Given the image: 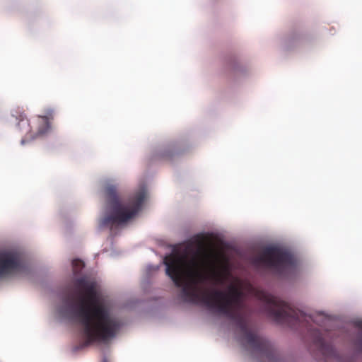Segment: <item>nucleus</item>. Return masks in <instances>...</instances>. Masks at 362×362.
Masks as SVG:
<instances>
[{"label": "nucleus", "mask_w": 362, "mask_h": 362, "mask_svg": "<svg viewBox=\"0 0 362 362\" xmlns=\"http://www.w3.org/2000/svg\"><path fill=\"white\" fill-rule=\"evenodd\" d=\"M308 334L313 344L317 347L320 353L326 360H334L337 362H342L339 354L332 346L329 339H332L335 333L329 331L322 332L317 329L308 328Z\"/></svg>", "instance_id": "obj_7"}, {"label": "nucleus", "mask_w": 362, "mask_h": 362, "mask_svg": "<svg viewBox=\"0 0 362 362\" xmlns=\"http://www.w3.org/2000/svg\"><path fill=\"white\" fill-rule=\"evenodd\" d=\"M54 111L47 108L44 111V115H38L30 125L24 114H21L18 126L25 130L28 139H34L45 134L50 129V121L54 119Z\"/></svg>", "instance_id": "obj_6"}, {"label": "nucleus", "mask_w": 362, "mask_h": 362, "mask_svg": "<svg viewBox=\"0 0 362 362\" xmlns=\"http://www.w3.org/2000/svg\"><path fill=\"white\" fill-rule=\"evenodd\" d=\"M103 362H107V360H104Z\"/></svg>", "instance_id": "obj_13"}, {"label": "nucleus", "mask_w": 362, "mask_h": 362, "mask_svg": "<svg viewBox=\"0 0 362 362\" xmlns=\"http://www.w3.org/2000/svg\"><path fill=\"white\" fill-rule=\"evenodd\" d=\"M23 264L21 255L16 251L0 252V276L21 271Z\"/></svg>", "instance_id": "obj_8"}, {"label": "nucleus", "mask_w": 362, "mask_h": 362, "mask_svg": "<svg viewBox=\"0 0 362 362\" xmlns=\"http://www.w3.org/2000/svg\"><path fill=\"white\" fill-rule=\"evenodd\" d=\"M209 256L203 251H194L188 245L182 254H172L165 257L166 274L175 285L182 288L184 301L202 305L210 311L226 316L235 322L243 333L247 344L268 362H276L275 353L270 343L252 332L244 313L243 292L233 285L227 291L216 288H202L200 284L206 279L203 269Z\"/></svg>", "instance_id": "obj_1"}, {"label": "nucleus", "mask_w": 362, "mask_h": 362, "mask_svg": "<svg viewBox=\"0 0 362 362\" xmlns=\"http://www.w3.org/2000/svg\"><path fill=\"white\" fill-rule=\"evenodd\" d=\"M354 325L359 332L354 340V346L358 351L362 352V321L355 322Z\"/></svg>", "instance_id": "obj_9"}, {"label": "nucleus", "mask_w": 362, "mask_h": 362, "mask_svg": "<svg viewBox=\"0 0 362 362\" xmlns=\"http://www.w3.org/2000/svg\"><path fill=\"white\" fill-rule=\"evenodd\" d=\"M253 263L257 266L263 265L279 276L285 275L288 269L295 265L293 255L277 247L264 248L260 255L254 257Z\"/></svg>", "instance_id": "obj_5"}, {"label": "nucleus", "mask_w": 362, "mask_h": 362, "mask_svg": "<svg viewBox=\"0 0 362 362\" xmlns=\"http://www.w3.org/2000/svg\"><path fill=\"white\" fill-rule=\"evenodd\" d=\"M73 270L75 274L79 273L84 267V263L80 259H74L72 262Z\"/></svg>", "instance_id": "obj_10"}, {"label": "nucleus", "mask_w": 362, "mask_h": 362, "mask_svg": "<svg viewBox=\"0 0 362 362\" xmlns=\"http://www.w3.org/2000/svg\"><path fill=\"white\" fill-rule=\"evenodd\" d=\"M25 140L24 139H23L21 140V144H25Z\"/></svg>", "instance_id": "obj_11"}, {"label": "nucleus", "mask_w": 362, "mask_h": 362, "mask_svg": "<svg viewBox=\"0 0 362 362\" xmlns=\"http://www.w3.org/2000/svg\"><path fill=\"white\" fill-rule=\"evenodd\" d=\"M325 322H323V323H324V325H326V323H327V322H328L329 320H328L327 319H325Z\"/></svg>", "instance_id": "obj_12"}, {"label": "nucleus", "mask_w": 362, "mask_h": 362, "mask_svg": "<svg viewBox=\"0 0 362 362\" xmlns=\"http://www.w3.org/2000/svg\"><path fill=\"white\" fill-rule=\"evenodd\" d=\"M259 298L264 303V310L269 317L279 324L291 327L308 326L310 322H316L311 316L294 309L288 303L269 293L262 292Z\"/></svg>", "instance_id": "obj_3"}, {"label": "nucleus", "mask_w": 362, "mask_h": 362, "mask_svg": "<svg viewBox=\"0 0 362 362\" xmlns=\"http://www.w3.org/2000/svg\"><path fill=\"white\" fill-rule=\"evenodd\" d=\"M74 285L79 304L75 308L71 303L70 307L82 327L86 344L107 342L115 337L120 327L119 321L106 305L98 301L96 283L82 277L77 279Z\"/></svg>", "instance_id": "obj_2"}, {"label": "nucleus", "mask_w": 362, "mask_h": 362, "mask_svg": "<svg viewBox=\"0 0 362 362\" xmlns=\"http://www.w3.org/2000/svg\"><path fill=\"white\" fill-rule=\"evenodd\" d=\"M105 197L110 214L102 221L101 225L113 227L127 223L139 211L144 199V192H139L135 197L132 205L124 202L117 193L114 185H107L105 188Z\"/></svg>", "instance_id": "obj_4"}]
</instances>
